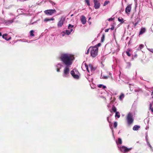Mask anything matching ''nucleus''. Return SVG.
<instances>
[{
  "label": "nucleus",
  "mask_w": 153,
  "mask_h": 153,
  "mask_svg": "<svg viewBox=\"0 0 153 153\" xmlns=\"http://www.w3.org/2000/svg\"><path fill=\"white\" fill-rule=\"evenodd\" d=\"M131 9V4L128 5L126 8L125 12L127 14H129Z\"/></svg>",
  "instance_id": "6e6552de"
},
{
  "label": "nucleus",
  "mask_w": 153,
  "mask_h": 153,
  "mask_svg": "<svg viewBox=\"0 0 153 153\" xmlns=\"http://www.w3.org/2000/svg\"><path fill=\"white\" fill-rule=\"evenodd\" d=\"M112 110L114 112L116 113V112H117V108L115 107L113 105L112 106Z\"/></svg>",
  "instance_id": "b1692460"
},
{
  "label": "nucleus",
  "mask_w": 153,
  "mask_h": 153,
  "mask_svg": "<svg viewBox=\"0 0 153 153\" xmlns=\"http://www.w3.org/2000/svg\"><path fill=\"white\" fill-rule=\"evenodd\" d=\"M14 21L13 20H10L6 21V23L7 24H10L12 23Z\"/></svg>",
  "instance_id": "aec40b11"
},
{
  "label": "nucleus",
  "mask_w": 153,
  "mask_h": 153,
  "mask_svg": "<svg viewBox=\"0 0 153 153\" xmlns=\"http://www.w3.org/2000/svg\"><path fill=\"white\" fill-rule=\"evenodd\" d=\"M132 149L131 148H128L127 147L123 146L120 148V151L124 152H129Z\"/></svg>",
  "instance_id": "0eeeda50"
},
{
  "label": "nucleus",
  "mask_w": 153,
  "mask_h": 153,
  "mask_svg": "<svg viewBox=\"0 0 153 153\" xmlns=\"http://www.w3.org/2000/svg\"><path fill=\"white\" fill-rule=\"evenodd\" d=\"M19 0L20 1H23V0Z\"/></svg>",
  "instance_id": "4d7b16f0"
},
{
  "label": "nucleus",
  "mask_w": 153,
  "mask_h": 153,
  "mask_svg": "<svg viewBox=\"0 0 153 153\" xmlns=\"http://www.w3.org/2000/svg\"><path fill=\"white\" fill-rule=\"evenodd\" d=\"M140 127L139 126L135 125L133 127V129L134 131H137L140 128Z\"/></svg>",
  "instance_id": "ddd939ff"
},
{
  "label": "nucleus",
  "mask_w": 153,
  "mask_h": 153,
  "mask_svg": "<svg viewBox=\"0 0 153 153\" xmlns=\"http://www.w3.org/2000/svg\"><path fill=\"white\" fill-rule=\"evenodd\" d=\"M116 143L117 144H121L122 143V140L120 138H118V141H116Z\"/></svg>",
  "instance_id": "dca6fc26"
},
{
  "label": "nucleus",
  "mask_w": 153,
  "mask_h": 153,
  "mask_svg": "<svg viewBox=\"0 0 153 153\" xmlns=\"http://www.w3.org/2000/svg\"><path fill=\"white\" fill-rule=\"evenodd\" d=\"M44 12L47 15H52L54 13H56V11L55 9H50L45 10Z\"/></svg>",
  "instance_id": "20e7f679"
},
{
  "label": "nucleus",
  "mask_w": 153,
  "mask_h": 153,
  "mask_svg": "<svg viewBox=\"0 0 153 153\" xmlns=\"http://www.w3.org/2000/svg\"><path fill=\"white\" fill-rule=\"evenodd\" d=\"M105 37V35L104 34L103 35L101 39V41L102 42H103L104 41Z\"/></svg>",
  "instance_id": "2f4dec72"
},
{
  "label": "nucleus",
  "mask_w": 153,
  "mask_h": 153,
  "mask_svg": "<svg viewBox=\"0 0 153 153\" xmlns=\"http://www.w3.org/2000/svg\"><path fill=\"white\" fill-rule=\"evenodd\" d=\"M140 21V19L139 18L137 17L135 19V23L136 22V23H138Z\"/></svg>",
  "instance_id": "cd10ccee"
},
{
  "label": "nucleus",
  "mask_w": 153,
  "mask_h": 153,
  "mask_svg": "<svg viewBox=\"0 0 153 153\" xmlns=\"http://www.w3.org/2000/svg\"><path fill=\"white\" fill-rule=\"evenodd\" d=\"M120 113L118 111L116 112L115 117H117V118H120Z\"/></svg>",
  "instance_id": "412c9836"
},
{
  "label": "nucleus",
  "mask_w": 153,
  "mask_h": 153,
  "mask_svg": "<svg viewBox=\"0 0 153 153\" xmlns=\"http://www.w3.org/2000/svg\"><path fill=\"white\" fill-rule=\"evenodd\" d=\"M102 86H103L102 85L100 84V85H98V87L99 88H101L102 87Z\"/></svg>",
  "instance_id": "79ce46f5"
},
{
  "label": "nucleus",
  "mask_w": 153,
  "mask_h": 153,
  "mask_svg": "<svg viewBox=\"0 0 153 153\" xmlns=\"http://www.w3.org/2000/svg\"><path fill=\"white\" fill-rule=\"evenodd\" d=\"M151 95L152 96V97L153 98V92H152L151 93Z\"/></svg>",
  "instance_id": "3c124183"
},
{
  "label": "nucleus",
  "mask_w": 153,
  "mask_h": 153,
  "mask_svg": "<svg viewBox=\"0 0 153 153\" xmlns=\"http://www.w3.org/2000/svg\"><path fill=\"white\" fill-rule=\"evenodd\" d=\"M100 6V3L98 1L94 3V7L96 9H99Z\"/></svg>",
  "instance_id": "1a4fd4ad"
},
{
  "label": "nucleus",
  "mask_w": 153,
  "mask_h": 153,
  "mask_svg": "<svg viewBox=\"0 0 153 153\" xmlns=\"http://www.w3.org/2000/svg\"><path fill=\"white\" fill-rule=\"evenodd\" d=\"M98 48L96 46L93 47L91 51V55L93 57H96L98 54Z\"/></svg>",
  "instance_id": "7ed1b4c3"
},
{
  "label": "nucleus",
  "mask_w": 153,
  "mask_h": 153,
  "mask_svg": "<svg viewBox=\"0 0 153 153\" xmlns=\"http://www.w3.org/2000/svg\"><path fill=\"white\" fill-rule=\"evenodd\" d=\"M147 144L151 148H152V147L151 145L149 143V142L148 141H147Z\"/></svg>",
  "instance_id": "a19ab883"
},
{
  "label": "nucleus",
  "mask_w": 153,
  "mask_h": 153,
  "mask_svg": "<svg viewBox=\"0 0 153 153\" xmlns=\"http://www.w3.org/2000/svg\"><path fill=\"white\" fill-rule=\"evenodd\" d=\"M117 126V122H115L114 123V128H116Z\"/></svg>",
  "instance_id": "7c9ffc66"
},
{
  "label": "nucleus",
  "mask_w": 153,
  "mask_h": 153,
  "mask_svg": "<svg viewBox=\"0 0 153 153\" xmlns=\"http://www.w3.org/2000/svg\"><path fill=\"white\" fill-rule=\"evenodd\" d=\"M65 19L63 17H62L57 24V26L58 27H61L63 25V23L65 21Z\"/></svg>",
  "instance_id": "423d86ee"
},
{
  "label": "nucleus",
  "mask_w": 153,
  "mask_h": 153,
  "mask_svg": "<svg viewBox=\"0 0 153 153\" xmlns=\"http://www.w3.org/2000/svg\"><path fill=\"white\" fill-rule=\"evenodd\" d=\"M153 53V50L152 51H151Z\"/></svg>",
  "instance_id": "5fc2aeb1"
},
{
  "label": "nucleus",
  "mask_w": 153,
  "mask_h": 153,
  "mask_svg": "<svg viewBox=\"0 0 153 153\" xmlns=\"http://www.w3.org/2000/svg\"><path fill=\"white\" fill-rule=\"evenodd\" d=\"M146 31V29L145 27H142L141 28L139 33V35H141L144 33Z\"/></svg>",
  "instance_id": "9b49d317"
},
{
  "label": "nucleus",
  "mask_w": 153,
  "mask_h": 153,
  "mask_svg": "<svg viewBox=\"0 0 153 153\" xmlns=\"http://www.w3.org/2000/svg\"><path fill=\"white\" fill-rule=\"evenodd\" d=\"M2 36L1 33L0 32V36Z\"/></svg>",
  "instance_id": "864d4df0"
},
{
  "label": "nucleus",
  "mask_w": 153,
  "mask_h": 153,
  "mask_svg": "<svg viewBox=\"0 0 153 153\" xmlns=\"http://www.w3.org/2000/svg\"><path fill=\"white\" fill-rule=\"evenodd\" d=\"M126 53L128 56H131V54L128 51H126Z\"/></svg>",
  "instance_id": "f704fd0d"
},
{
  "label": "nucleus",
  "mask_w": 153,
  "mask_h": 153,
  "mask_svg": "<svg viewBox=\"0 0 153 153\" xmlns=\"http://www.w3.org/2000/svg\"><path fill=\"white\" fill-rule=\"evenodd\" d=\"M138 23L135 22L134 23V22H133V24L134 25V27H135L137 25Z\"/></svg>",
  "instance_id": "ea45409f"
},
{
  "label": "nucleus",
  "mask_w": 153,
  "mask_h": 153,
  "mask_svg": "<svg viewBox=\"0 0 153 153\" xmlns=\"http://www.w3.org/2000/svg\"><path fill=\"white\" fill-rule=\"evenodd\" d=\"M114 19V18H111L108 19V20L109 21H112Z\"/></svg>",
  "instance_id": "4c0bfd02"
},
{
  "label": "nucleus",
  "mask_w": 153,
  "mask_h": 153,
  "mask_svg": "<svg viewBox=\"0 0 153 153\" xmlns=\"http://www.w3.org/2000/svg\"><path fill=\"white\" fill-rule=\"evenodd\" d=\"M85 2L89 6L90 5V1L89 0H85Z\"/></svg>",
  "instance_id": "c85d7f7f"
},
{
  "label": "nucleus",
  "mask_w": 153,
  "mask_h": 153,
  "mask_svg": "<svg viewBox=\"0 0 153 153\" xmlns=\"http://www.w3.org/2000/svg\"><path fill=\"white\" fill-rule=\"evenodd\" d=\"M124 97V94L123 93H122L119 96V99L120 100H122Z\"/></svg>",
  "instance_id": "2eb2a0df"
},
{
  "label": "nucleus",
  "mask_w": 153,
  "mask_h": 153,
  "mask_svg": "<svg viewBox=\"0 0 153 153\" xmlns=\"http://www.w3.org/2000/svg\"><path fill=\"white\" fill-rule=\"evenodd\" d=\"M89 48L88 49V50L87 51V52L86 53V54H88L89 53Z\"/></svg>",
  "instance_id": "a18cd8bd"
},
{
  "label": "nucleus",
  "mask_w": 153,
  "mask_h": 153,
  "mask_svg": "<svg viewBox=\"0 0 153 153\" xmlns=\"http://www.w3.org/2000/svg\"><path fill=\"white\" fill-rule=\"evenodd\" d=\"M74 58L73 56L68 53L62 54L60 57L61 61L66 66H71L72 63Z\"/></svg>",
  "instance_id": "f257e3e1"
},
{
  "label": "nucleus",
  "mask_w": 153,
  "mask_h": 153,
  "mask_svg": "<svg viewBox=\"0 0 153 153\" xmlns=\"http://www.w3.org/2000/svg\"><path fill=\"white\" fill-rule=\"evenodd\" d=\"M88 67L91 71H94L95 70V68L93 67L92 65L91 64L89 65Z\"/></svg>",
  "instance_id": "6ab92c4d"
},
{
  "label": "nucleus",
  "mask_w": 153,
  "mask_h": 153,
  "mask_svg": "<svg viewBox=\"0 0 153 153\" xmlns=\"http://www.w3.org/2000/svg\"><path fill=\"white\" fill-rule=\"evenodd\" d=\"M60 68H57V72H59L60 71Z\"/></svg>",
  "instance_id": "09e8293b"
},
{
  "label": "nucleus",
  "mask_w": 153,
  "mask_h": 153,
  "mask_svg": "<svg viewBox=\"0 0 153 153\" xmlns=\"http://www.w3.org/2000/svg\"><path fill=\"white\" fill-rule=\"evenodd\" d=\"M85 67H86V70H87V71H88V72H89V70L88 69V68H89L88 66L87 65H86Z\"/></svg>",
  "instance_id": "58836bf2"
},
{
  "label": "nucleus",
  "mask_w": 153,
  "mask_h": 153,
  "mask_svg": "<svg viewBox=\"0 0 153 153\" xmlns=\"http://www.w3.org/2000/svg\"><path fill=\"white\" fill-rule=\"evenodd\" d=\"M110 3V1H105V2H104V4H103V6H106V5H107L108 4V3Z\"/></svg>",
  "instance_id": "c756f323"
},
{
  "label": "nucleus",
  "mask_w": 153,
  "mask_h": 153,
  "mask_svg": "<svg viewBox=\"0 0 153 153\" xmlns=\"http://www.w3.org/2000/svg\"><path fill=\"white\" fill-rule=\"evenodd\" d=\"M153 104L150 103L149 105V109L151 111L153 112V107H152Z\"/></svg>",
  "instance_id": "5701e85b"
},
{
  "label": "nucleus",
  "mask_w": 153,
  "mask_h": 153,
  "mask_svg": "<svg viewBox=\"0 0 153 153\" xmlns=\"http://www.w3.org/2000/svg\"><path fill=\"white\" fill-rule=\"evenodd\" d=\"M54 20V19L53 17L50 19L46 18L44 19V21L45 22H47L49 21H53Z\"/></svg>",
  "instance_id": "4468645a"
},
{
  "label": "nucleus",
  "mask_w": 153,
  "mask_h": 153,
  "mask_svg": "<svg viewBox=\"0 0 153 153\" xmlns=\"http://www.w3.org/2000/svg\"><path fill=\"white\" fill-rule=\"evenodd\" d=\"M94 3L98 1V0H93Z\"/></svg>",
  "instance_id": "de8ad7c7"
},
{
  "label": "nucleus",
  "mask_w": 153,
  "mask_h": 153,
  "mask_svg": "<svg viewBox=\"0 0 153 153\" xmlns=\"http://www.w3.org/2000/svg\"><path fill=\"white\" fill-rule=\"evenodd\" d=\"M74 26V25H71V24H69L68 26V28L69 29H70V30L72 32L73 31V27Z\"/></svg>",
  "instance_id": "f3484780"
},
{
  "label": "nucleus",
  "mask_w": 153,
  "mask_h": 153,
  "mask_svg": "<svg viewBox=\"0 0 153 153\" xmlns=\"http://www.w3.org/2000/svg\"><path fill=\"white\" fill-rule=\"evenodd\" d=\"M110 28H108V29H105V32H108L109 30H110Z\"/></svg>",
  "instance_id": "c03bdc74"
},
{
  "label": "nucleus",
  "mask_w": 153,
  "mask_h": 153,
  "mask_svg": "<svg viewBox=\"0 0 153 153\" xmlns=\"http://www.w3.org/2000/svg\"><path fill=\"white\" fill-rule=\"evenodd\" d=\"M73 16V14H72V15H71V16Z\"/></svg>",
  "instance_id": "6e6d98bb"
},
{
  "label": "nucleus",
  "mask_w": 153,
  "mask_h": 153,
  "mask_svg": "<svg viewBox=\"0 0 153 153\" xmlns=\"http://www.w3.org/2000/svg\"><path fill=\"white\" fill-rule=\"evenodd\" d=\"M118 20L119 22H121V23H123L124 22L123 18L122 17H119Z\"/></svg>",
  "instance_id": "4be33fe9"
},
{
  "label": "nucleus",
  "mask_w": 153,
  "mask_h": 153,
  "mask_svg": "<svg viewBox=\"0 0 153 153\" xmlns=\"http://www.w3.org/2000/svg\"><path fill=\"white\" fill-rule=\"evenodd\" d=\"M71 74L73 76L75 74V73L74 71L72 70L71 71Z\"/></svg>",
  "instance_id": "473e14b6"
},
{
  "label": "nucleus",
  "mask_w": 153,
  "mask_h": 153,
  "mask_svg": "<svg viewBox=\"0 0 153 153\" xmlns=\"http://www.w3.org/2000/svg\"><path fill=\"white\" fill-rule=\"evenodd\" d=\"M126 67L127 68H129L131 66V64L130 62H126Z\"/></svg>",
  "instance_id": "a878e982"
},
{
  "label": "nucleus",
  "mask_w": 153,
  "mask_h": 153,
  "mask_svg": "<svg viewBox=\"0 0 153 153\" xmlns=\"http://www.w3.org/2000/svg\"><path fill=\"white\" fill-rule=\"evenodd\" d=\"M73 77L75 79H78L79 78V76L77 74H75L73 76Z\"/></svg>",
  "instance_id": "bb28decb"
},
{
  "label": "nucleus",
  "mask_w": 153,
  "mask_h": 153,
  "mask_svg": "<svg viewBox=\"0 0 153 153\" xmlns=\"http://www.w3.org/2000/svg\"><path fill=\"white\" fill-rule=\"evenodd\" d=\"M81 20V22L83 24L85 25V24L86 22V20L85 17L84 16H82Z\"/></svg>",
  "instance_id": "9d476101"
},
{
  "label": "nucleus",
  "mask_w": 153,
  "mask_h": 153,
  "mask_svg": "<svg viewBox=\"0 0 153 153\" xmlns=\"http://www.w3.org/2000/svg\"><path fill=\"white\" fill-rule=\"evenodd\" d=\"M111 28L110 29L111 30H114V25L112 24L111 25Z\"/></svg>",
  "instance_id": "e433bc0d"
},
{
  "label": "nucleus",
  "mask_w": 153,
  "mask_h": 153,
  "mask_svg": "<svg viewBox=\"0 0 153 153\" xmlns=\"http://www.w3.org/2000/svg\"><path fill=\"white\" fill-rule=\"evenodd\" d=\"M34 32V30H32L30 31V35L31 36H34V34H33Z\"/></svg>",
  "instance_id": "393cba45"
},
{
  "label": "nucleus",
  "mask_w": 153,
  "mask_h": 153,
  "mask_svg": "<svg viewBox=\"0 0 153 153\" xmlns=\"http://www.w3.org/2000/svg\"><path fill=\"white\" fill-rule=\"evenodd\" d=\"M71 32H72V31L70 30H66L65 31H64L63 33L67 35H69Z\"/></svg>",
  "instance_id": "a211bd4d"
},
{
  "label": "nucleus",
  "mask_w": 153,
  "mask_h": 153,
  "mask_svg": "<svg viewBox=\"0 0 153 153\" xmlns=\"http://www.w3.org/2000/svg\"><path fill=\"white\" fill-rule=\"evenodd\" d=\"M101 45V44L100 43H99L98 44H97L95 46H96L97 47H98L100 46Z\"/></svg>",
  "instance_id": "37998d69"
},
{
  "label": "nucleus",
  "mask_w": 153,
  "mask_h": 153,
  "mask_svg": "<svg viewBox=\"0 0 153 153\" xmlns=\"http://www.w3.org/2000/svg\"><path fill=\"white\" fill-rule=\"evenodd\" d=\"M126 120L127 123L128 125H130L133 123L134 119L131 113L129 112L127 114L126 117Z\"/></svg>",
  "instance_id": "f03ea898"
},
{
  "label": "nucleus",
  "mask_w": 153,
  "mask_h": 153,
  "mask_svg": "<svg viewBox=\"0 0 153 153\" xmlns=\"http://www.w3.org/2000/svg\"><path fill=\"white\" fill-rule=\"evenodd\" d=\"M102 88L104 89H105V88H106V86H105V85H103L102 86Z\"/></svg>",
  "instance_id": "49530a36"
},
{
  "label": "nucleus",
  "mask_w": 153,
  "mask_h": 153,
  "mask_svg": "<svg viewBox=\"0 0 153 153\" xmlns=\"http://www.w3.org/2000/svg\"><path fill=\"white\" fill-rule=\"evenodd\" d=\"M144 45L142 44H141L139 45V47L140 50H141L144 47Z\"/></svg>",
  "instance_id": "72a5a7b5"
},
{
  "label": "nucleus",
  "mask_w": 153,
  "mask_h": 153,
  "mask_svg": "<svg viewBox=\"0 0 153 153\" xmlns=\"http://www.w3.org/2000/svg\"><path fill=\"white\" fill-rule=\"evenodd\" d=\"M107 120H108V122H109V118H108V117H107Z\"/></svg>",
  "instance_id": "603ef678"
},
{
  "label": "nucleus",
  "mask_w": 153,
  "mask_h": 153,
  "mask_svg": "<svg viewBox=\"0 0 153 153\" xmlns=\"http://www.w3.org/2000/svg\"><path fill=\"white\" fill-rule=\"evenodd\" d=\"M109 74L110 75V76H111V78H112V77L111 76V73H110V72H109Z\"/></svg>",
  "instance_id": "8fccbe9b"
},
{
  "label": "nucleus",
  "mask_w": 153,
  "mask_h": 153,
  "mask_svg": "<svg viewBox=\"0 0 153 153\" xmlns=\"http://www.w3.org/2000/svg\"><path fill=\"white\" fill-rule=\"evenodd\" d=\"M70 66H66L63 70V74L64 76L66 77L69 73V67Z\"/></svg>",
  "instance_id": "39448f33"
},
{
  "label": "nucleus",
  "mask_w": 153,
  "mask_h": 153,
  "mask_svg": "<svg viewBox=\"0 0 153 153\" xmlns=\"http://www.w3.org/2000/svg\"><path fill=\"white\" fill-rule=\"evenodd\" d=\"M7 35V34L6 33L4 34L2 36V37L3 39H5L7 41H8L11 39V37H10L9 38H7V37H5V36H6Z\"/></svg>",
  "instance_id": "f8f14e48"
},
{
  "label": "nucleus",
  "mask_w": 153,
  "mask_h": 153,
  "mask_svg": "<svg viewBox=\"0 0 153 153\" xmlns=\"http://www.w3.org/2000/svg\"><path fill=\"white\" fill-rule=\"evenodd\" d=\"M110 77V76H103V79H107L108 78V77Z\"/></svg>",
  "instance_id": "c9c22d12"
}]
</instances>
